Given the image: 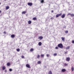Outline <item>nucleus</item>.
I'll list each match as a JSON object with an SVG mask.
<instances>
[{"mask_svg": "<svg viewBox=\"0 0 74 74\" xmlns=\"http://www.w3.org/2000/svg\"><path fill=\"white\" fill-rule=\"evenodd\" d=\"M48 74H52V71H49V73H48Z\"/></svg>", "mask_w": 74, "mask_h": 74, "instance_id": "a211bd4d", "label": "nucleus"}, {"mask_svg": "<svg viewBox=\"0 0 74 74\" xmlns=\"http://www.w3.org/2000/svg\"><path fill=\"white\" fill-rule=\"evenodd\" d=\"M58 47L60 48H63V45L62 43L59 44L58 45Z\"/></svg>", "mask_w": 74, "mask_h": 74, "instance_id": "f257e3e1", "label": "nucleus"}, {"mask_svg": "<svg viewBox=\"0 0 74 74\" xmlns=\"http://www.w3.org/2000/svg\"><path fill=\"white\" fill-rule=\"evenodd\" d=\"M51 12H53V10H51Z\"/></svg>", "mask_w": 74, "mask_h": 74, "instance_id": "a19ab883", "label": "nucleus"}, {"mask_svg": "<svg viewBox=\"0 0 74 74\" xmlns=\"http://www.w3.org/2000/svg\"><path fill=\"white\" fill-rule=\"evenodd\" d=\"M55 49H58V47H56L55 48Z\"/></svg>", "mask_w": 74, "mask_h": 74, "instance_id": "72a5a7b5", "label": "nucleus"}, {"mask_svg": "<svg viewBox=\"0 0 74 74\" xmlns=\"http://www.w3.org/2000/svg\"><path fill=\"white\" fill-rule=\"evenodd\" d=\"M71 14L70 13H69L67 15L68 16H69V15H71Z\"/></svg>", "mask_w": 74, "mask_h": 74, "instance_id": "c756f323", "label": "nucleus"}, {"mask_svg": "<svg viewBox=\"0 0 74 74\" xmlns=\"http://www.w3.org/2000/svg\"><path fill=\"white\" fill-rule=\"evenodd\" d=\"M70 46H69L67 47L66 48V49H70Z\"/></svg>", "mask_w": 74, "mask_h": 74, "instance_id": "4468645a", "label": "nucleus"}, {"mask_svg": "<svg viewBox=\"0 0 74 74\" xmlns=\"http://www.w3.org/2000/svg\"><path fill=\"white\" fill-rule=\"evenodd\" d=\"M64 17H65V14H64L61 16V18H64Z\"/></svg>", "mask_w": 74, "mask_h": 74, "instance_id": "9b49d317", "label": "nucleus"}, {"mask_svg": "<svg viewBox=\"0 0 74 74\" xmlns=\"http://www.w3.org/2000/svg\"><path fill=\"white\" fill-rule=\"evenodd\" d=\"M1 12V11L0 10V14Z\"/></svg>", "mask_w": 74, "mask_h": 74, "instance_id": "79ce46f5", "label": "nucleus"}, {"mask_svg": "<svg viewBox=\"0 0 74 74\" xmlns=\"http://www.w3.org/2000/svg\"><path fill=\"white\" fill-rule=\"evenodd\" d=\"M47 57H48L49 56V54H47Z\"/></svg>", "mask_w": 74, "mask_h": 74, "instance_id": "c9c22d12", "label": "nucleus"}, {"mask_svg": "<svg viewBox=\"0 0 74 74\" xmlns=\"http://www.w3.org/2000/svg\"><path fill=\"white\" fill-rule=\"evenodd\" d=\"M62 72H65V71H66V69H63L62 70Z\"/></svg>", "mask_w": 74, "mask_h": 74, "instance_id": "f3484780", "label": "nucleus"}, {"mask_svg": "<svg viewBox=\"0 0 74 74\" xmlns=\"http://www.w3.org/2000/svg\"><path fill=\"white\" fill-rule=\"evenodd\" d=\"M61 39L62 41H65V38L64 37H62L61 38Z\"/></svg>", "mask_w": 74, "mask_h": 74, "instance_id": "1a4fd4ad", "label": "nucleus"}, {"mask_svg": "<svg viewBox=\"0 0 74 74\" xmlns=\"http://www.w3.org/2000/svg\"><path fill=\"white\" fill-rule=\"evenodd\" d=\"M1 4V3L0 2V5Z\"/></svg>", "mask_w": 74, "mask_h": 74, "instance_id": "37998d69", "label": "nucleus"}, {"mask_svg": "<svg viewBox=\"0 0 74 74\" xmlns=\"http://www.w3.org/2000/svg\"><path fill=\"white\" fill-rule=\"evenodd\" d=\"M3 34H6V32H5V31H4V32H3Z\"/></svg>", "mask_w": 74, "mask_h": 74, "instance_id": "f704fd0d", "label": "nucleus"}, {"mask_svg": "<svg viewBox=\"0 0 74 74\" xmlns=\"http://www.w3.org/2000/svg\"><path fill=\"white\" fill-rule=\"evenodd\" d=\"M26 13V11H23L22 12V14H25Z\"/></svg>", "mask_w": 74, "mask_h": 74, "instance_id": "b1692460", "label": "nucleus"}, {"mask_svg": "<svg viewBox=\"0 0 74 74\" xmlns=\"http://www.w3.org/2000/svg\"><path fill=\"white\" fill-rule=\"evenodd\" d=\"M67 64H66V63H65L64 64V65L65 66H67Z\"/></svg>", "mask_w": 74, "mask_h": 74, "instance_id": "473e14b6", "label": "nucleus"}, {"mask_svg": "<svg viewBox=\"0 0 74 74\" xmlns=\"http://www.w3.org/2000/svg\"><path fill=\"white\" fill-rule=\"evenodd\" d=\"M72 43H74V40H73L72 41Z\"/></svg>", "mask_w": 74, "mask_h": 74, "instance_id": "e433bc0d", "label": "nucleus"}, {"mask_svg": "<svg viewBox=\"0 0 74 74\" xmlns=\"http://www.w3.org/2000/svg\"><path fill=\"white\" fill-rule=\"evenodd\" d=\"M38 64H41V61H38V62H37Z\"/></svg>", "mask_w": 74, "mask_h": 74, "instance_id": "6ab92c4d", "label": "nucleus"}, {"mask_svg": "<svg viewBox=\"0 0 74 74\" xmlns=\"http://www.w3.org/2000/svg\"><path fill=\"white\" fill-rule=\"evenodd\" d=\"M38 39H39L40 40H42V38H43V37L42 36H39L38 38Z\"/></svg>", "mask_w": 74, "mask_h": 74, "instance_id": "423d86ee", "label": "nucleus"}, {"mask_svg": "<svg viewBox=\"0 0 74 74\" xmlns=\"http://www.w3.org/2000/svg\"><path fill=\"white\" fill-rule=\"evenodd\" d=\"M26 66L27 68H29V69H30V66L29 64H27L26 65Z\"/></svg>", "mask_w": 74, "mask_h": 74, "instance_id": "20e7f679", "label": "nucleus"}, {"mask_svg": "<svg viewBox=\"0 0 74 74\" xmlns=\"http://www.w3.org/2000/svg\"><path fill=\"white\" fill-rule=\"evenodd\" d=\"M70 60V58L69 57H67L66 58V61H67V62H69V61Z\"/></svg>", "mask_w": 74, "mask_h": 74, "instance_id": "39448f33", "label": "nucleus"}, {"mask_svg": "<svg viewBox=\"0 0 74 74\" xmlns=\"http://www.w3.org/2000/svg\"><path fill=\"white\" fill-rule=\"evenodd\" d=\"M42 45V43H41V42H38V45L39 46H41V45Z\"/></svg>", "mask_w": 74, "mask_h": 74, "instance_id": "ddd939ff", "label": "nucleus"}, {"mask_svg": "<svg viewBox=\"0 0 74 74\" xmlns=\"http://www.w3.org/2000/svg\"><path fill=\"white\" fill-rule=\"evenodd\" d=\"M7 65L8 66H10V63L9 62L7 64Z\"/></svg>", "mask_w": 74, "mask_h": 74, "instance_id": "4be33fe9", "label": "nucleus"}, {"mask_svg": "<svg viewBox=\"0 0 74 74\" xmlns=\"http://www.w3.org/2000/svg\"><path fill=\"white\" fill-rule=\"evenodd\" d=\"M40 56L41 58H44V54H41Z\"/></svg>", "mask_w": 74, "mask_h": 74, "instance_id": "aec40b11", "label": "nucleus"}, {"mask_svg": "<svg viewBox=\"0 0 74 74\" xmlns=\"http://www.w3.org/2000/svg\"><path fill=\"white\" fill-rule=\"evenodd\" d=\"M15 35L14 34H12L11 35V38H14V37H15Z\"/></svg>", "mask_w": 74, "mask_h": 74, "instance_id": "6e6552de", "label": "nucleus"}, {"mask_svg": "<svg viewBox=\"0 0 74 74\" xmlns=\"http://www.w3.org/2000/svg\"><path fill=\"white\" fill-rule=\"evenodd\" d=\"M9 70L10 71H12V69H9Z\"/></svg>", "mask_w": 74, "mask_h": 74, "instance_id": "7c9ffc66", "label": "nucleus"}, {"mask_svg": "<svg viewBox=\"0 0 74 74\" xmlns=\"http://www.w3.org/2000/svg\"><path fill=\"white\" fill-rule=\"evenodd\" d=\"M28 24H29V25H30V24H31V23H32V21H28Z\"/></svg>", "mask_w": 74, "mask_h": 74, "instance_id": "2eb2a0df", "label": "nucleus"}, {"mask_svg": "<svg viewBox=\"0 0 74 74\" xmlns=\"http://www.w3.org/2000/svg\"><path fill=\"white\" fill-rule=\"evenodd\" d=\"M5 73H6V72H7V70H5Z\"/></svg>", "mask_w": 74, "mask_h": 74, "instance_id": "ea45409f", "label": "nucleus"}, {"mask_svg": "<svg viewBox=\"0 0 74 74\" xmlns=\"http://www.w3.org/2000/svg\"><path fill=\"white\" fill-rule=\"evenodd\" d=\"M34 51V49L33 48H31L30 50V52H33Z\"/></svg>", "mask_w": 74, "mask_h": 74, "instance_id": "412c9836", "label": "nucleus"}, {"mask_svg": "<svg viewBox=\"0 0 74 74\" xmlns=\"http://www.w3.org/2000/svg\"><path fill=\"white\" fill-rule=\"evenodd\" d=\"M56 55H57V53H55L53 54V56H56Z\"/></svg>", "mask_w": 74, "mask_h": 74, "instance_id": "c85d7f7f", "label": "nucleus"}, {"mask_svg": "<svg viewBox=\"0 0 74 74\" xmlns=\"http://www.w3.org/2000/svg\"><path fill=\"white\" fill-rule=\"evenodd\" d=\"M5 1H6V0H4Z\"/></svg>", "mask_w": 74, "mask_h": 74, "instance_id": "c03bdc74", "label": "nucleus"}, {"mask_svg": "<svg viewBox=\"0 0 74 74\" xmlns=\"http://www.w3.org/2000/svg\"><path fill=\"white\" fill-rule=\"evenodd\" d=\"M40 57V56L39 55H38L37 56L36 58L37 59H39Z\"/></svg>", "mask_w": 74, "mask_h": 74, "instance_id": "9d476101", "label": "nucleus"}, {"mask_svg": "<svg viewBox=\"0 0 74 74\" xmlns=\"http://www.w3.org/2000/svg\"><path fill=\"white\" fill-rule=\"evenodd\" d=\"M53 17H51V18H50V19H53Z\"/></svg>", "mask_w": 74, "mask_h": 74, "instance_id": "58836bf2", "label": "nucleus"}, {"mask_svg": "<svg viewBox=\"0 0 74 74\" xmlns=\"http://www.w3.org/2000/svg\"><path fill=\"white\" fill-rule=\"evenodd\" d=\"M5 69H6L5 66H2V69L3 70H5Z\"/></svg>", "mask_w": 74, "mask_h": 74, "instance_id": "0eeeda50", "label": "nucleus"}, {"mask_svg": "<svg viewBox=\"0 0 74 74\" xmlns=\"http://www.w3.org/2000/svg\"><path fill=\"white\" fill-rule=\"evenodd\" d=\"M27 5H29V6H32L33 5V3H30V2H28L27 3Z\"/></svg>", "mask_w": 74, "mask_h": 74, "instance_id": "7ed1b4c3", "label": "nucleus"}, {"mask_svg": "<svg viewBox=\"0 0 74 74\" xmlns=\"http://www.w3.org/2000/svg\"><path fill=\"white\" fill-rule=\"evenodd\" d=\"M44 2V0H41L40 1L41 3H43Z\"/></svg>", "mask_w": 74, "mask_h": 74, "instance_id": "5701e85b", "label": "nucleus"}, {"mask_svg": "<svg viewBox=\"0 0 74 74\" xmlns=\"http://www.w3.org/2000/svg\"><path fill=\"white\" fill-rule=\"evenodd\" d=\"M25 58V57L24 56H21V58H22V59H23V58Z\"/></svg>", "mask_w": 74, "mask_h": 74, "instance_id": "2f4dec72", "label": "nucleus"}, {"mask_svg": "<svg viewBox=\"0 0 74 74\" xmlns=\"http://www.w3.org/2000/svg\"><path fill=\"white\" fill-rule=\"evenodd\" d=\"M34 21H37V18L36 17H34L33 18Z\"/></svg>", "mask_w": 74, "mask_h": 74, "instance_id": "f8f14e48", "label": "nucleus"}, {"mask_svg": "<svg viewBox=\"0 0 74 74\" xmlns=\"http://www.w3.org/2000/svg\"><path fill=\"white\" fill-rule=\"evenodd\" d=\"M62 13H61L60 14H57L56 15V18H58L59 16H61V15H62Z\"/></svg>", "mask_w": 74, "mask_h": 74, "instance_id": "f03ea898", "label": "nucleus"}, {"mask_svg": "<svg viewBox=\"0 0 74 74\" xmlns=\"http://www.w3.org/2000/svg\"><path fill=\"white\" fill-rule=\"evenodd\" d=\"M72 71H74V66H73L71 68V69Z\"/></svg>", "mask_w": 74, "mask_h": 74, "instance_id": "393cba45", "label": "nucleus"}, {"mask_svg": "<svg viewBox=\"0 0 74 74\" xmlns=\"http://www.w3.org/2000/svg\"><path fill=\"white\" fill-rule=\"evenodd\" d=\"M67 53V52H64L65 54H66V53Z\"/></svg>", "mask_w": 74, "mask_h": 74, "instance_id": "4c0bfd02", "label": "nucleus"}, {"mask_svg": "<svg viewBox=\"0 0 74 74\" xmlns=\"http://www.w3.org/2000/svg\"><path fill=\"white\" fill-rule=\"evenodd\" d=\"M71 17H73V16H74V14H71Z\"/></svg>", "mask_w": 74, "mask_h": 74, "instance_id": "a878e982", "label": "nucleus"}, {"mask_svg": "<svg viewBox=\"0 0 74 74\" xmlns=\"http://www.w3.org/2000/svg\"><path fill=\"white\" fill-rule=\"evenodd\" d=\"M16 50L17 52H19L20 51V49H17Z\"/></svg>", "mask_w": 74, "mask_h": 74, "instance_id": "bb28decb", "label": "nucleus"}, {"mask_svg": "<svg viewBox=\"0 0 74 74\" xmlns=\"http://www.w3.org/2000/svg\"><path fill=\"white\" fill-rule=\"evenodd\" d=\"M10 8V7L8 6H7L6 7V10H8Z\"/></svg>", "mask_w": 74, "mask_h": 74, "instance_id": "dca6fc26", "label": "nucleus"}, {"mask_svg": "<svg viewBox=\"0 0 74 74\" xmlns=\"http://www.w3.org/2000/svg\"><path fill=\"white\" fill-rule=\"evenodd\" d=\"M65 33H69V31L67 30H66V31H65Z\"/></svg>", "mask_w": 74, "mask_h": 74, "instance_id": "cd10ccee", "label": "nucleus"}]
</instances>
